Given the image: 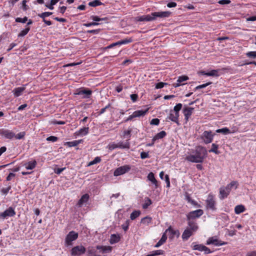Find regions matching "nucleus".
<instances>
[{
  "instance_id": "1",
  "label": "nucleus",
  "mask_w": 256,
  "mask_h": 256,
  "mask_svg": "<svg viewBox=\"0 0 256 256\" xmlns=\"http://www.w3.org/2000/svg\"><path fill=\"white\" fill-rule=\"evenodd\" d=\"M194 154H191L186 156V160L188 162L196 163H201L207 156L208 152L206 148L202 146H198L194 152Z\"/></svg>"
},
{
  "instance_id": "2",
  "label": "nucleus",
  "mask_w": 256,
  "mask_h": 256,
  "mask_svg": "<svg viewBox=\"0 0 256 256\" xmlns=\"http://www.w3.org/2000/svg\"><path fill=\"white\" fill-rule=\"evenodd\" d=\"M238 182L236 181H232L228 184L226 186L221 187L220 189L219 198L220 200H224L228 197L231 191L232 188L234 187L236 189L238 188Z\"/></svg>"
},
{
  "instance_id": "3",
  "label": "nucleus",
  "mask_w": 256,
  "mask_h": 256,
  "mask_svg": "<svg viewBox=\"0 0 256 256\" xmlns=\"http://www.w3.org/2000/svg\"><path fill=\"white\" fill-rule=\"evenodd\" d=\"M78 238V234L74 231H70L66 235L65 238V245L69 246L72 245V242L76 240Z\"/></svg>"
},
{
  "instance_id": "4",
  "label": "nucleus",
  "mask_w": 256,
  "mask_h": 256,
  "mask_svg": "<svg viewBox=\"0 0 256 256\" xmlns=\"http://www.w3.org/2000/svg\"><path fill=\"white\" fill-rule=\"evenodd\" d=\"M108 148L110 150H112L116 148H129L130 144L128 142H126L124 143L122 142H120L118 144L112 142L108 144Z\"/></svg>"
},
{
  "instance_id": "5",
  "label": "nucleus",
  "mask_w": 256,
  "mask_h": 256,
  "mask_svg": "<svg viewBox=\"0 0 256 256\" xmlns=\"http://www.w3.org/2000/svg\"><path fill=\"white\" fill-rule=\"evenodd\" d=\"M130 169L131 166L128 164L120 166L115 170L114 172V175L115 176H118L124 174L128 172Z\"/></svg>"
},
{
  "instance_id": "6",
  "label": "nucleus",
  "mask_w": 256,
  "mask_h": 256,
  "mask_svg": "<svg viewBox=\"0 0 256 256\" xmlns=\"http://www.w3.org/2000/svg\"><path fill=\"white\" fill-rule=\"evenodd\" d=\"M86 251V248L84 246H77L72 248L70 254L72 256H80L84 254Z\"/></svg>"
},
{
  "instance_id": "7",
  "label": "nucleus",
  "mask_w": 256,
  "mask_h": 256,
  "mask_svg": "<svg viewBox=\"0 0 256 256\" xmlns=\"http://www.w3.org/2000/svg\"><path fill=\"white\" fill-rule=\"evenodd\" d=\"M206 202V207L208 209H210L212 210H215L216 209V202L212 194H208Z\"/></svg>"
},
{
  "instance_id": "8",
  "label": "nucleus",
  "mask_w": 256,
  "mask_h": 256,
  "mask_svg": "<svg viewBox=\"0 0 256 256\" xmlns=\"http://www.w3.org/2000/svg\"><path fill=\"white\" fill-rule=\"evenodd\" d=\"M226 242H222L219 240L216 236H212L209 238L206 242V244H213L215 246H220L226 244Z\"/></svg>"
},
{
  "instance_id": "9",
  "label": "nucleus",
  "mask_w": 256,
  "mask_h": 256,
  "mask_svg": "<svg viewBox=\"0 0 256 256\" xmlns=\"http://www.w3.org/2000/svg\"><path fill=\"white\" fill-rule=\"evenodd\" d=\"M214 134H212V131H204L201 136V138L204 140L205 144L210 143L212 140Z\"/></svg>"
},
{
  "instance_id": "10",
  "label": "nucleus",
  "mask_w": 256,
  "mask_h": 256,
  "mask_svg": "<svg viewBox=\"0 0 256 256\" xmlns=\"http://www.w3.org/2000/svg\"><path fill=\"white\" fill-rule=\"evenodd\" d=\"M204 212L201 209L190 212L187 215L188 220H191L196 218H198L202 216Z\"/></svg>"
},
{
  "instance_id": "11",
  "label": "nucleus",
  "mask_w": 256,
  "mask_h": 256,
  "mask_svg": "<svg viewBox=\"0 0 256 256\" xmlns=\"http://www.w3.org/2000/svg\"><path fill=\"white\" fill-rule=\"evenodd\" d=\"M171 12L168 11L156 12H152V17H154V20H156L158 18H168Z\"/></svg>"
},
{
  "instance_id": "12",
  "label": "nucleus",
  "mask_w": 256,
  "mask_h": 256,
  "mask_svg": "<svg viewBox=\"0 0 256 256\" xmlns=\"http://www.w3.org/2000/svg\"><path fill=\"white\" fill-rule=\"evenodd\" d=\"M16 214V212L12 207H10L4 212L0 213V218L4 220L7 217L14 216Z\"/></svg>"
},
{
  "instance_id": "13",
  "label": "nucleus",
  "mask_w": 256,
  "mask_h": 256,
  "mask_svg": "<svg viewBox=\"0 0 256 256\" xmlns=\"http://www.w3.org/2000/svg\"><path fill=\"white\" fill-rule=\"evenodd\" d=\"M132 38H130L128 39L126 38V39L122 40L117 42H116L112 43V44H110L109 46H106V49L111 48L115 46H120L122 44H127L132 42Z\"/></svg>"
},
{
  "instance_id": "14",
  "label": "nucleus",
  "mask_w": 256,
  "mask_h": 256,
  "mask_svg": "<svg viewBox=\"0 0 256 256\" xmlns=\"http://www.w3.org/2000/svg\"><path fill=\"white\" fill-rule=\"evenodd\" d=\"M194 110V108H193L187 106H185L183 109L182 112L186 122L188 120V119L192 114Z\"/></svg>"
},
{
  "instance_id": "15",
  "label": "nucleus",
  "mask_w": 256,
  "mask_h": 256,
  "mask_svg": "<svg viewBox=\"0 0 256 256\" xmlns=\"http://www.w3.org/2000/svg\"><path fill=\"white\" fill-rule=\"evenodd\" d=\"M179 114H175L172 110H170L169 116L166 118V120H170L173 122H176L178 125H180V123L178 120Z\"/></svg>"
},
{
  "instance_id": "16",
  "label": "nucleus",
  "mask_w": 256,
  "mask_h": 256,
  "mask_svg": "<svg viewBox=\"0 0 256 256\" xmlns=\"http://www.w3.org/2000/svg\"><path fill=\"white\" fill-rule=\"evenodd\" d=\"M0 134L8 139H12L15 136L14 132L8 130H1Z\"/></svg>"
},
{
  "instance_id": "17",
  "label": "nucleus",
  "mask_w": 256,
  "mask_h": 256,
  "mask_svg": "<svg viewBox=\"0 0 256 256\" xmlns=\"http://www.w3.org/2000/svg\"><path fill=\"white\" fill-rule=\"evenodd\" d=\"M136 20L138 22H150L154 20L152 13L150 14L143 15L140 16L136 17Z\"/></svg>"
},
{
  "instance_id": "18",
  "label": "nucleus",
  "mask_w": 256,
  "mask_h": 256,
  "mask_svg": "<svg viewBox=\"0 0 256 256\" xmlns=\"http://www.w3.org/2000/svg\"><path fill=\"white\" fill-rule=\"evenodd\" d=\"M189 79L188 77L186 76H181L178 78L176 82L173 84V86L174 88H177L181 85H184V84H182L183 82L186 81Z\"/></svg>"
},
{
  "instance_id": "19",
  "label": "nucleus",
  "mask_w": 256,
  "mask_h": 256,
  "mask_svg": "<svg viewBox=\"0 0 256 256\" xmlns=\"http://www.w3.org/2000/svg\"><path fill=\"white\" fill-rule=\"evenodd\" d=\"M169 232L170 236H169L170 238L172 239L174 236L177 237L180 236V233L178 230H174L172 229L171 226H169L168 229L166 230V232Z\"/></svg>"
},
{
  "instance_id": "20",
  "label": "nucleus",
  "mask_w": 256,
  "mask_h": 256,
  "mask_svg": "<svg viewBox=\"0 0 256 256\" xmlns=\"http://www.w3.org/2000/svg\"><path fill=\"white\" fill-rule=\"evenodd\" d=\"M148 179L152 182V183L154 186V188H158V182L154 177V175L153 172H150L148 175Z\"/></svg>"
},
{
  "instance_id": "21",
  "label": "nucleus",
  "mask_w": 256,
  "mask_h": 256,
  "mask_svg": "<svg viewBox=\"0 0 256 256\" xmlns=\"http://www.w3.org/2000/svg\"><path fill=\"white\" fill-rule=\"evenodd\" d=\"M194 233L190 229L186 228L183 232L182 238L184 240H187Z\"/></svg>"
},
{
  "instance_id": "22",
  "label": "nucleus",
  "mask_w": 256,
  "mask_h": 256,
  "mask_svg": "<svg viewBox=\"0 0 256 256\" xmlns=\"http://www.w3.org/2000/svg\"><path fill=\"white\" fill-rule=\"evenodd\" d=\"M92 91L88 89H84L82 90H80L78 92L77 94L78 95H84V98H88L92 94Z\"/></svg>"
},
{
  "instance_id": "23",
  "label": "nucleus",
  "mask_w": 256,
  "mask_h": 256,
  "mask_svg": "<svg viewBox=\"0 0 256 256\" xmlns=\"http://www.w3.org/2000/svg\"><path fill=\"white\" fill-rule=\"evenodd\" d=\"M198 227L197 224L195 222L192 220H188V227L187 228L190 229L192 231L194 232L198 230Z\"/></svg>"
},
{
  "instance_id": "24",
  "label": "nucleus",
  "mask_w": 256,
  "mask_h": 256,
  "mask_svg": "<svg viewBox=\"0 0 256 256\" xmlns=\"http://www.w3.org/2000/svg\"><path fill=\"white\" fill-rule=\"evenodd\" d=\"M89 128L84 127L76 132L74 134L78 136H84L86 135L88 133Z\"/></svg>"
},
{
  "instance_id": "25",
  "label": "nucleus",
  "mask_w": 256,
  "mask_h": 256,
  "mask_svg": "<svg viewBox=\"0 0 256 256\" xmlns=\"http://www.w3.org/2000/svg\"><path fill=\"white\" fill-rule=\"evenodd\" d=\"M37 162L36 160H34L32 161H30L28 162H26L24 164V166H25L26 170H32L36 166Z\"/></svg>"
},
{
  "instance_id": "26",
  "label": "nucleus",
  "mask_w": 256,
  "mask_h": 256,
  "mask_svg": "<svg viewBox=\"0 0 256 256\" xmlns=\"http://www.w3.org/2000/svg\"><path fill=\"white\" fill-rule=\"evenodd\" d=\"M89 198L90 196L88 194H84L78 200V204L79 206H81L84 203H86L88 201Z\"/></svg>"
},
{
  "instance_id": "27",
  "label": "nucleus",
  "mask_w": 256,
  "mask_h": 256,
  "mask_svg": "<svg viewBox=\"0 0 256 256\" xmlns=\"http://www.w3.org/2000/svg\"><path fill=\"white\" fill-rule=\"evenodd\" d=\"M96 248L100 250L102 253L110 252L112 250L110 246H97Z\"/></svg>"
},
{
  "instance_id": "28",
  "label": "nucleus",
  "mask_w": 256,
  "mask_h": 256,
  "mask_svg": "<svg viewBox=\"0 0 256 256\" xmlns=\"http://www.w3.org/2000/svg\"><path fill=\"white\" fill-rule=\"evenodd\" d=\"M25 90V87H18L13 90L14 94L16 97H18L21 95L22 92Z\"/></svg>"
},
{
  "instance_id": "29",
  "label": "nucleus",
  "mask_w": 256,
  "mask_h": 256,
  "mask_svg": "<svg viewBox=\"0 0 256 256\" xmlns=\"http://www.w3.org/2000/svg\"><path fill=\"white\" fill-rule=\"evenodd\" d=\"M148 109H146L144 110H136L133 112V116H134L135 118L144 116L146 114V112H148Z\"/></svg>"
},
{
  "instance_id": "30",
  "label": "nucleus",
  "mask_w": 256,
  "mask_h": 256,
  "mask_svg": "<svg viewBox=\"0 0 256 256\" xmlns=\"http://www.w3.org/2000/svg\"><path fill=\"white\" fill-rule=\"evenodd\" d=\"M120 240V237L118 235H116L115 234H112L110 236V242L111 244H114L116 242H118Z\"/></svg>"
},
{
  "instance_id": "31",
  "label": "nucleus",
  "mask_w": 256,
  "mask_h": 256,
  "mask_svg": "<svg viewBox=\"0 0 256 256\" xmlns=\"http://www.w3.org/2000/svg\"><path fill=\"white\" fill-rule=\"evenodd\" d=\"M245 208L243 205H238L234 208V212L236 214H240L245 210Z\"/></svg>"
},
{
  "instance_id": "32",
  "label": "nucleus",
  "mask_w": 256,
  "mask_h": 256,
  "mask_svg": "<svg viewBox=\"0 0 256 256\" xmlns=\"http://www.w3.org/2000/svg\"><path fill=\"white\" fill-rule=\"evenodd\" d=\"M166 132L162 130L160 132L158 133L153 138L152 140L154 141L158 139L162 138L166 136Z\"/></svg>"
},
{
  "instance_id": "33",
  "label": "nucleus",
  "mask_w": 256,
  "mask_h": 256,
  "mask_svg": "<svg viewBox=\"0 0 256 256\" xmlns=\"http://www.w3.org/2000/svg\"><path fill=\"white\" fill-rule=\"evenodd\" d=\"M218 146L216 144H212V148L209 150L210 152H214L216 154H218L220 152L218 150Z\"/></svg>"
},
{
  "instance_id": "34",
  "label": "nucleus",
  "mask_w": 256,
  "mask_h": 256,
  "mask_svg": "<svg viewBox=\"0 0 256 256\" xmlns=\"http://www.w3.org/2000/svg\"><path fill=\"white\" fill-rule=\"evenodd\" d=\"M203 74L207 76H218L217 70H212L210 72H201Z\"/></svg>"
},
{
  "instance_id": "35",
  "label": "nucleus",
  "mask_w": 256,
  "mask_h": 256,
  "mask_svg": "<svg viewBox=\"0 0 256 256\" xmlns=\"http://www.w3.org/2000/svg\"><path fill=\"white\" fill-rule=\"evenodd\" d=\"M103 4L99 0H94L88 3V6L92 7H96L98 6H100Z\"/></svg>"
},
{
  "instance_id": "36",
  "label": "nucleus",
  "mask_w": 256,
  "mask_h": 256,
  "mask_svg": "<svg viewBox=\"0 0 256 256\" xmlns=\"http://www.w3.org/2000/svg\"><path fill=\"white\" fill-rule=\"evenodd\" d=\"M140 210H134L130 215V218L132 220H135L140 214Z\"/></svg>"
},
{
  "instance_id": "37",
  "label": "nucleus",
  "mask_w": 256,
  "mask_h": 256,
  "mask_svg": "<svg viewBox=\"0 0 256 256\" xmlns=\"http://www.w3.org/2000/svg\"><path fill=\"white\" fill-rule=\"evenodd\" d=\"M152 218L150 216H146L141 220V223L148 225L152 222Z\"/></svg>"
},
{
  "instance_id": "38",
  "label": "nucleus",
  "mask_w": 256,
  "mask_h": 256,
  "mask_svg": "<svg viewBox=\"0 0 256 256\" xmlns=\"http://www.w3.org/2000/svg\"><path fill=\"white\" fill-rule=\"evenodd\" d=\"M216 132L218 133H222L224 134H226L230 133V130L227 128L218 129L216 130Z\"/></svg>"
},
{
  "instance_id": "39",
  "label": "nucleus",
  "mask_w": 256,
  "mask_h": 256,
  "mask_svg": "<svg viewBox=\"0 0 256 256\" xmlns=\"http://www.w3.org/2000/svg\"><path fill=\"white\" fill-rule=\"evenodd\" d=\"M30 28L29 26H26V28L22 30L20 33L18 34V37H22L25 36L30 31Z\"/></svg>"
},
{
  "instance_id": "40",
  "label": "nucleus",
  "mask_w": 256,
  "mask_h": 256,
  "mask_svg": "<svg viewBox=\"0 0 256 256\" xmlns=\"http://www.w3.org/2000/svg\"><path fill=\"white\" fill-rule=\"evenodd\" d=\"M81 142L80 140H74L72 142H68L66 143V145L70 147L76 146H78Z\"/></svg>"
},
{
  "instance_id": "41",
  "label": "nucleus",
  "mask_w": 256,
  "mask_h": 256,
  "mask_svg": "<svg viewBox=\"0 0 256 256\" xmlns=\"http://www.w3.org/2000/svg\"><path fill=\"white\" fill-rule=\"evenodd\" d=\"M164 251L163 250H159L152 252V254H148L146 256H155L157 255L163 254Z\"/></svg>"
},
{
  "instance_id": "42",
  "label": "nucleus",
  "mask_w": 256,
  "mask_h": 256,
  "mask_svg": "<svg viewBox=\"0 0 256 256\" xmlns=\"http://www.w3.org/2000/svg\"><path fill=\"white\" fill-rule=\"evenodd\" d=\"M205 246L200 244H196L193 246V250H198L200 252H202L204 250Z\"/></svg>"
},
{
  "instance_id": "43",
  "label": "nucleus",
  "mask_w": 256,
  "mask_h": 256,
  "mask_svg": "<svg viewBox=\"0 0 256 256\" xmlns=\"http://www.w3.org/2000/svg\"><path fill=\"white\" fill-rule=\"evenodd\" d=\"M152 203L151 200L148 198H146V200L144 204H142V208L144 209H146L148 206H150Z\"/></svg>"
},
{
  "instance_id": "44",
  "label": "nucleus",
  "mask_w": 256,
  "mask_h": 256,
  "mask_svg": "<svg viewBox=\"0 0 256 256\" xmlns=\"http://www.w3.org/2000/svg\"><path fill=\"white\" fill-rule=\"evenodd\" d=\"M182 108V104L180 103V104H176V106L174 107V110H172V112L177 114H179V112L181 110Z\"/></svg>"
},
{
  "instance_id": "45",
  "label": "nucleus",
  "mask_w": 256,
  "mask_h": 256,
  "mask_svg": "<svg viewBox=\"0 0 256 256\" xmlns=\"http://www.w3.org/2000/svg\"><path fill=\"white\" fill-rule=\"evenodd\" d=\"M90 18L95 22H100V20H106V21L108 20V18H100L99 17H98V16H92L90 17Z\"/></svg>"
},
{
  "instance_id": "46",
  "label": "nucleus",
  "mask_w": 256,
  "mask_h": 256,
  "mask_svg": "<svg viewBox=\"0 0 256 256\" xmlns=\"http://www.w3.org/2000/svg\"><path fill=\"white\" fill-rule=\"evenodd\" d=\"M52 14V12H44L42 14H38V16L42 20L45 19L46 17L49 16Z\"/></svg>"
},
{
  "instance_id": "47",
  "label": "nucleus",
  "mask_w": 256,
  "mask_h": 256,
  "mask_svg": "<svg viewBox=\"0 0 256 256\" xmlns=\"http://www.w3.org/2000/svg\"><path fill=\"white\" fill-rule=\"evenodd\" d=\"M101 161V158L100 157L96 156L94 160L91 162H90L88 164V166H92L95 164H96L100 162Z\"/></svg>"
},
{
  "instance_id": "48",
  "label": "nucleus",
  "mask_w": 256,
  "mask_h": 256,
  "mask_svg": "<svg viewBox=\"0 0 256 256\" xmlns=\"http://www.w3.org/2000/svg\"><path fill=\"white\" fill-rule=\"evenodd\" d=\"M212 83V82H208L206 84L199 85L194 88V90L196 91L199 89L204 88L206 87L207 86L210 85Z\"/></svg>"
},
{
  "instance_id": "49",
  "label": "nucleus",
  "mask_w": 256,
  "mask_h": 256,
  "mask_svg": "<svg viewBox=\"0 0 256 256\" xmlns=\"http://www.w3.org/2000/svg\"><path fill=\"white\" fill-rule=\"evenodd\" d=\"M26 135V132H20V133L18 134H17L15 135L14 136L16 139L18 140H21L23 139Z\"/></svg>"
},
{
  "instance_id": "50",
  "label": "nucleus",
  "mask_w": 256,
  "mask_h": 256,
  "mask_svg": "<svg viewBox=\"0 0 256 256\" xmlns=\"http://www.w3.org/2000/svg\"><path fill=\"white\" fill-rule=\"evenodd\" d=\"M28 18L26 16H24V18H16V22H22V23H26L28 20Z\"/></svg>"
},
{
  "instance_id": "51",
  "label": "nucleus",
  "mask_w": 256,
  "mask_h": 256,
  "mask_svg": "<svg viewBox=\"0 0 256 256\" xmlns=\"http://www.w3.org/2000/svg\"><path fill=\"white\" fill-rule=\"evenodd\" d=\"M168 85V84L164 82H158L156 84V88L157 89L162 88L164 86Z\"/></svg>"
},
{
  "instance_id": "52",
  "label": "nucleus",
  "mask_w": 256,
  "mask_h": 256,
  "mask_svg": "<svg viewBox=\"0 0 256 256\" xmlns=\"http://www.w3.org/2000/svg\"><path fill=\"white\" fill-rule=\"evenodd\" d=\"M246 56L248 58H256V52H249L246 53Z\"/></svg>"
},
{
  "instance_id": "53",
  "label": "nucleus",
  "mask_w": 256,
  "mask_h": 256,
  "mask_svg": "<svg viewBox=\"0 0 256 256\" xmlns=\"http://www.w3.org/2000/svg\"><path fill=\"white\" fill-rule=\"evenodd\" d=\"M11 189V186H9L7 188H3L1 190V192L4 195H6L9 190Z\"/></svg>"
},
{
  "instance_id": "54",
  "label": "nucleus",
  "mask_w": 256,
  "mask_h": 256,
  "mask_svg": "<svg viewBox=\"0 0 256 256\" xmlns=\"http://www.w3.org/2000/svg\"><path fill=\"white\" fill-rule=\"evenodd\" d=\"M100 24L98 23V22H89V23H86V24H84V26H86V27H90V26H98V24Z\"/></svg>"
},
{
  "instance_id": "55",
  "label": "nucleus",
  "mask_w": 256,
  "mask_h": 256,
  "mask_svg": "<svg viewBox=\"0 0 256 256\" xmlns=\"http://www.w3.org/2000/svg\"><path fill=\"white\" fill-rule=\"evenodd\" d=\"M148 152H142L140 153V158L142 159H144L149 158Z\"/></svg>"
},
{
  "instance_id": "56",
  "label": "nucleus",
  "mask_w": 256,
  "mask_h": 256,
  "mask_svg": "<svg viewBox=\"0 0 256 256\" xmlns=\"http://www.w3.org/2000/svg\"><path fill=\"white\" fill-rule=\"evenodd\" d=\"M160 123V120L157 118H153L152 119V120L150 121V124H152V125H156V126H158Z\"/></svg>"
},
{
  "instance_id": "57",
  "label": "nucleus",
  "mask_w": 256,
  "mask_h": 256,
  "mask_svg": "<svg viewBox=\"0 0 256 256\" xmlns=\"http://www.w3.org/2000/svg\"><path fill=\"white\" fill-rule=\"evenodd\" d=\"M58 140V137L55 136H50L46 138V140L55 142Z\"/></svg>"
},
{
  "instance_id": "58",
  "label": "nucleus",
  "mask_w": 256,
  "mask_h": 256,
  "mask_svg": "<svg viewBox=\"0 0 256 256\" xmlns=\"http://www.w3.org/2000/svg\"><path fill=\"white\" fill-rule=\"evenodd\" d=\"M100 29H96V30H87L86 32L96 34H98L100 32Z\"/></svg>"
},
{
  "instance_id": "59",
  "label": "nucleus",
  "mask_w": 256,
  "mask_h": 256,
  "mask_svg": "<svg viewBox=\"0 0 256 256\" xmlns=\"http://www.w3.org/2000/svg\"><path fill=\"white\" fill-rule=\"evenodd\" d=\"M132 129L131 128H130L129 130H124V136H128V138H130V133L132 132Z\"/></svg>"
},
{
  "instance_id": "60",
  "label": "nucleus",
  "mask_w": 256,
  "mask_h": 256,
  "mask_svg": "<svg viewBox=\"0 0 256 256\" xmlns=\"http://www.w3.org/2000/svg\"><path fill=\"white\" fill-rule=\"evenodd\" d=\"M110 104H108V105H107L104 108H102L100 110V112H99V114H104L106 109L110 107Z\"/></svg>"
},
{
  "instance_id": "61",
  "label": "nucleus",
  "mask_w": 256,
  "mask_h": 256,
  "mask_svg": "<svg viewBox=\"0 0 256 256\" xmlns=\"http://www.w3.org/2000/svg\"><path fill=\"white\" fill-rule=\"evenodd\" d=\"M130 98L133 102H135L137 100L138 96L137 94H132L130 96Z\"/></svg>"
},
{
  "instance_id": "62",
  "label": "nucleus",
  "mask_w": 256,
  "mask_h": 256,
  "mask_svg": "<svg viewBox=\"0 0 256 256\" xmlns=\"http://www.w3.org/2000/svg\"><path fill=\"white\" fill-rule=\"evenodd\" d=\"M128 222L127 220L124 224H123L122 226L124 231L126 232L128 228Z\"/></svg>"
},
{
  "instance_id": "63",
  "label": "nucleus",
  "mask_w": 256,
  "mask_h": 256,
  "mask_svg": "<svg viewBox=\"0 0 256 256\" xmlns=\"http://www.w3.org/2000/svg\"><path fill=\"white\" fill-rule=\"evenodd\" d=\"M27 1L26 0H24L22 2V8L24 10H26L28 9V6L26 4Z\"/></svg>"
},
{
  "instance_id": "64",
  "label": "nucleus",
  "mask_w": 256,
  "mask_h": 256,
  "mask_svg": "<svg viewBox=\"0 0 256 256\" xmlns=\"http://www.w3.org/2000/svg\"><path fill=\"white\" fill-rule=\"evenodd\" d=\"M246 256H256V251L254 250V251L248 252L246 254Z\"/></svg>"
}]
</instances>
